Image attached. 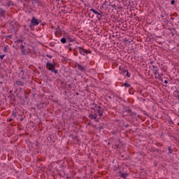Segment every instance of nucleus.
Wrapping results in <instances>:
<instances>
[{"instance_id":"39","label":"nucleus","mask_w":179,"mask_h":179,"mask_svg":"<svg viewBox=\"0 0 179 179\" xmlns=\"http://www.w3.org/2000/svg\"><path fill=\"white\" fill-rule=\"evenodd\" d=\"M24 118L23 117H21L20 118V121H23Z\"/></svg>"},{"instance_id":"41","label":"nucleus","mask_w":179,"mask_h":179,"mask_svg":"<svg viewBox=\"0 0 179 179\" xmlns=\"http://www.w3.org/2000/svg\"><path fill=\"white\" fill-rule=\"evenodd\" d=\"M24 99H27V95H24Z\"/></svg>"},{"instance_id":"33","label":"nucleus","mask_w":179,"mask_h":179,"mask_svg":"<svg viewBox=\"0 0 179 179\" xmlns=\"http://www.w3.org/2000/svg\"><path fill=\"white\" fill-rule=\"evenodd\" d=\"M13 117H16V113L13 112Z\"/></svg>"},{"instance_id":"31","label":"nucleus","mask_w":179,"mask_h":179,"mask_svg":"<svg viewBox=\"0 0 179 179\" xmlns=\"http://www.w3.org/2000/svg\"><path fill=\"white\" fill-rule=\"evenodd\" d=\"M104 127H103V126H100L99 127V131H101V129H103Z\"/></svg>"},{"instance_id":"9","label":"nucleus","mask_w":179,"mask_h":179,"mask_svg":"<svg viewBox=\"0 0 179 179\" xmlns=\"http://www.w3.org/2000/svg\"><path fill=\"white\" fill-rule=\"evenodd\" d=\"M24 70H21L20 72V76H21V79H23V80H24V79H26V77L24 76Z\"/></svg>"},{"instance_id":"28","label":"nucleus","mask_w":179,"mask_h":179,"mask_svg":"<svg viewBox=\"0 0 179 179\" xmlns=\"http://www.w3.org/2000/svg\"><path fill=\"white\" fill-rule=\"evenodd\" d=\"M174 3H176V1L175 0H172L171 1V5H174Z\"/></svg>"},{"instance_id":"43","label":"nucleus","mask_w":179,"mask_h":179,"mask_svg":"<svg viewBox=\"0 0 179 179\" xmlns=\"http://www.w3.org/2000/svg\"><path fill=\"white\" fill-rule=\"evenodd\" d=\"M171 19L172 20H174V17H171Z\"/></svg>"},{"instance_id":"2","label":"nucleus","mask_w":179,"mask_h":179,"mask_svg":"<svg viewBox=\"0 0 179 179\" xmlns=\"http://www.w3.org/2000/svg\"><path fill=\"white\" fill-rule=\"evenodd\" d=\"M122 113L124 115H130V117H136V113L132 111V110H131L129 107L127 106H123Z\"/></svg>"},{"instance_id":"13","label":"nucleus","mask_w":179,"mask_h":179,"mask_svg":"<svg viewBox=\"0 0 179 179\" xmlns=\"http://www.w3.org/2000/svg\"><path fill=\"white\" fill-rule=\"evenodd\" d=\"M15 85H17V86H24V83L17 80L16 81Z\"/></svg>"},{"instance_id":"46","label":"nucleus","mask_w":179,"mask_h":179,"mask_svg":"<svg viewBox=\"0 0 179 179\" xmlns=\"http://www.w3.org/2000/svg\"><path fill=\"white\" fill-rule=\"evenodd\" d=\"M161 17H164V15H161Z\"/></svg>"},{"instance_id":"20","label":"nucleus","mask_w":179,"mask_h":179,"mask_svg":"<svg viewBox=\"0 0 179 179\" xmlns=\"http://www.w3.org/2000/svg\"><path fill=\"white\" fill-rule=\"evenodd\" d=\"M168 150L169 155H173V150H171V147H169Z\"/></svg>"},{"instance_id":"27","label":"nucleus","mask_w":179,"mask_h":179,"mask_svg":"<svg viewBox=\"0 0 179 179\" xmlns=\"http://www.w3.org/2000/svg\"><path fill=\"white\" fill-rule=\"evenodd\" d=\"M3 58H5V55H1L0 59H3Z\"/></svg>"},{"instance_id":"6","label":"nucleus","mask_w":179,"mask_h":179,"mask_svg":"<svg viewBox=\"0 0 179 179\" xmlns=\"http://www.w3.org/2000/svg\"><path fill=\"white\" fill-rule=\"evenodd\" d=\"M77 66H78V69L80 72H85V69H86V66H82V64H77Z\"/></svg>"},{"instance_id":"49","label":"nucleus","mask_w":179,"mask_h":179,"mask_svg":"<svg viewBox=\"0 0 179 179\" xmlns=\"http://www.w3.org/2000/svg\"><path fill=\"white\" fill-rule=\"evenodd\" d=\"M10 93H12V90H10Z\"/></svg>"},{"instance_id":"15","label":"nucleus","mask_w":179,"mask_h":179,"mask_svg":"<svg viewBox=\"0 0 179 179\" xmlns=\"http://www.w3.org/2000/svg\"><path fill=\"white\" fill-rule=\"evenodd\" d=\"M122 72H123V73H126V76L127 78H131V75H129V73L128 72V70H124Z\"/></svg>"},{"instance_id":"44","label":"nucleus","mask_w":179,"mask_h":179,"mask_svg":"<svg viewBox=\"0 0 179 179\" xmlns=\"http://www.w3.org/2000/svg\"><path fill=\"white\" fill-rule=\"evenodd\" d=\"M123 75H126L127 76V73H123Z\"/></svg>"},{"instance_id":"30","label":"nucleus","mask_w":179,"mask_h":179,"mask_svg":"<svg viewBox=\"0 0 179 179\" xmlns=\"http://www.w3.org/2000/svg\"><path fill=\"white\" fill-rule=\"evenodd\" d=\"M46 57H48V58H52V55H46Z\"/></svg>"},{"instance_id":"1","label":"nucleus","mask_w":179,"mask_h":179,"mask_svg":"<svg viewBox=\"0 0 179 179\" xmlns=\"http://www.w3.org/2000/svg\"><path fill=\"white\" fill-rule=\"evenodd\" d=\"M57 66V63L52 62L50 63V62H46V68L48 69V71H50L51 72H54L55 75L58 73V70L55 69V67Z\"/></svg>"},{"instance_id":"21","label":"nucleus","mask_w":179,"mask_h":179,"mask_svg":"<svg viewBox=\"0 0 179 179\" xmlns=\"http://www.w3.org/2000/svg\"><path fill=\"white\" fill-rule=\"evenodd\" d=\"M68 43H72V41H74L73 38L68 37L67 39Z\"/></svg>"},{"instance_id":"12","label":"nucleus","mask_w":179,"mask_h":179,"mask_svg":"<svg viewBox=\"0 0 179 179\" xmlns=\"http://www.w3.org/2000/svg\"><path fill=\"white\" fill-rule=\"evenodd\" d=\"M91 12H93L95 15H98V16H100L101 17V14H100L98 11H96L95 9L92 8Z\"/></svg>"},{"instance_id":"35","label":"nucleus","mask_w":179,"mask_h":179,"mask_svg":"<svg viewBox=\"0 0 179 179\" xmlns=\"http://www.w3.org/2000/svg\"><path fill=\"white\" fill-rule=\"evenodd\" d=\"M107 3V1L103 2V5H106Z\"/></svg>"},{"instance_id":"40","label":"nucleus","mask_w":179,"mask_h":179,"mask_svg":"<svg viewBox=\"0 0 179 179\" xmlns=\"http://www.w3.org/2000/svg\"><path fill=\"white\" fill-rule=\"evenodd\" d=\"M69 50L71 51V50H72V48L70 47V48H69Z\"/></svg>"},{"instance_id":"34","label":"nucleus","mask_w":179,"mask_h":179,"mask_svg":"<svg viewBox=\"0 0 179 179\" xmlns=\"http://www.w3.org/2000/svg\"><path fill=\"white\" fill-rule=\"evenodd\" d=\"M153 69H157V67H156L155 66H152Z\"/></svg>"},{"instance_id":"14","label":"nucleus","mask_w":179,"mask_h":179,"mask_svg":"<svg viewBox=\"0 0 179 179\" xmlns=\"http://www.w3.org/2000/svg\"><path fill=\"white\" fill-rule=\"evenodd\" d=\"M96 113L99 114V117L103 116V109H96Z\"/></svg>"},{"instance_id":"42","label":"nucleus","mask_w":179,"mask_h":179,"mask_svg":"<svg viewBox=\"0 0 179 179\" xmlns=\"http://www.w3.org/2000/svg\"><path fill=\"white\" fill-rule=\"evenodd\" d=\"M98 17V20H101V18H100V17Z\"/></svg>"},{"instance_id":"53","label":"nucleus","mask_w":179,"mask_h":179,"mask_svg":"<svg viewBox=\"0 0 179 179\" xmlns=\"http://www.w3.org/2000/svg\"><path fill=\"white\" fill-rule=\"evenodd\" d=\"M36 146H38V144H36Z\"/></svg>"},{"instance_id":"23","label":"nucleus","mask_w":179,"mask_h":179,"mask_svg":"<svg viewBox=\"0 0 179 179\" xmlns=\"http://www.w3.org/2000/svg\"><path fill=\"white\" fill-rule=\"evenodd\" d=\"M158 72H159V69H155L154 70L153 73L154 75H157V73H159Z\"/></svg>"},{"instance_id":"37","label":"nucleus","mask_w":179,"mask_h":179,"mask_svg":"<svg viewBox=\"0 0 179 179\" xmlns=\"http://www.w3.org/2000/svg\"><path fill=\"white\" fill-rule=\"evenodd\" d=\"M112 8H115V4H113V5L112 6Z\"/></svg>"},{"instance_id":"32","label":"nucleus","mask_w":179,"mask_h":179,"mask_svg":"<svg viewBox=\"0 0 179 179\" xmlns=\"http://www.w3.org/2000/svg\"><path fill=\"white\" fill-rule=\"evenodd\" d=\"M164 83L165 85H167V83H169V81H167V80H165Z\"/></svg>"},{"instance_id":"10","label":"nucleus","mask_w":179,"mask_h":179,"mask_svg":"<svg viewBox=\"0 0 179 179\" xmlns=\"http://www.w3.org/2000/svg\"><path fill=\"white\" fill-rule=\"evenodd\" d=\"M119 174L122 178H126L128 177V173H124L122 171H120Z\"/></svg>"},{"instance_id":"26","label":"nucleus","mask_w":179,"mask_h":179,"mask_svg":"<svg viewBox=\"0 0 179 179\" xmlns=\"http://www.w3.org/2000/svg\"><path fill=\"white\" fill-rule=\"evenodd\" d=\"M16 43H17V44H19V43H23V40L18 39Z\"/></svg>"},{"instance_id":"11","label":"nucleus","mask_w":179,"mask_h":179,"mask_svg":"<svg viewBox=\"0 0 179 179\" xmlns=\"http://www.w3.org/2000/svg\"><path fill=\"white\" fill-rule=\"evenodd\" d=\"M27 48H28L27 49V51H28V54H29V52H30L31 51H33V50H34L33 45H27Z\"/></svg>"},{"instance_id":"4","label":"nucleus","mask_w":179,"mask_h":179,"mask_svg":"<svg viewBox=\"0 0 179 179\" xmlns=\"http://www.w3.org/2000/svg\"><path fill=\"white\" fill-rule=\"evenodd\" d=\"M79 49V52L80 54H81V55H87V54H92L91 51H89L87 50H85L82 47H78Z\"/></svg>"},{"instance_id":"36","label":"nucleus","mask_w":179,"mask_h":179,"mask_svg":"<svg viewBox=\"0 0 179 179\" xmlns=\"http://www.w3.org/2000/svg\"><path fill=\"white\" fill-rule=\"evenodd\" d=\"M71 45H72V43H69V47H71Z\"/></svg>"},{"instance_id":"17","label":"nucleus","mask_w":179,"mask_h":179,"mask_svg":"<svg viewBox=\"0 0 179 179\" xmlns=\"http://www.w3.org/2000/svg\"><path fill=\"white\" fill-rule=\"evenodd\" d=\"M176 95L175 97L176 99H178L179 100V91H175Z\"/></svg>"},{"instance_id":"45","label":"nucleus","mask_w":179,"mask_h":179,"mask_svg":"<svg viewBox=\"0 0 179 179\" xmlns=\"http://www.w3.org/2000/svg\"><path fill=\"white\" fill-rule=\"evenodd\" d=\"M10 121H12V119H10V120H9V122H10Z\"/></svg>"},{"instance_id":"47","label":"nucleus","mask_w":179,"mask_h":179,"mask_svg":"<svg viewBox=\"0 0 179 179\" xmlns=\"http://www.w3.org/2000/svg\"><path fill=\"white\" fill-rule=\"evenodd\" d=\"M165 21L169 22V20H165Z\"/></svg>"},{"instance_id":"24","label":"nucleus","mask_w":179,"mask_h":179,"mask_svg":"<svg viewBox=\"0 0 179 179\" xmlns=\"http://www.w3.org/2000/svg\"><path fill=\"white\" fill-rule=\"evenodd\" d=\"M123 127H124L125 128H128L129 127V124L123 123Z\"/></svg>"},{"instance_id":"18","label":"nucleus","mask_w":179,"mask_h":179,"mask_svg":"<svg viewBox=\"0 0 179 179\" xmlns=\"http://www.w3.org/2000/svg\"><path fill=\"white\" fill-rule=\"evenodd\" d=\"M123 86H124V87L129 88V87H131V84H128L127 83H124Z\"/></svg>"},{"instance_id":"7","label":"nucleus","mask_w":179,"mask_h":179,"mask_svg":"<svg viewBox=\"0 0 179 179\" xmlns=\"http://www.w3.org/2000/svg\"><path fill=\"white\" fill-rule=\"evenodd\" d=\"M90 118H91L92 120H95V121H96V122H99V119H97V115L96 113H94V115L93 114H90L89 115Z\"/></svg>"},{"instance_id":"52","label":"nucleus","mask_w":179,"mask_h":179,"mask_svg":"<svg viewBox=\"0 0 179 179\" xmlns=\"http://www.w3.org/2000/svg\"><path fill=\"white\" fill-rule=\"evenodd\" d=\"M109 97V99H111V96H108Z\"/></svg>"},{"instance_id":"38","label":"nucleus","mask_w":179,"mask_h":179,"mask_svg":"<svg viewBox=\"0 0 179 179\" xmlns=\"http://www.w3.org/2000/svg\"><path fill=\"white\" fill-rule=\"evenodd\" d=\"M144 114H145V115H148V113H144Z\"/></svg>"},{"instance_id":"19","label":"nucleus","mask_w":179,"mask_h":179,"mask_svg":"<svg viewBox=\"0 0 179 179\" xmlns=\"http://www.w3.org/2000/svg\"><path fill=\"white\" fill-rule=\"evenodd\" d=\"M94 106L95 108H98V110H101L102 109L101 106H97V104L94 103Z\"/></svg>"},{"instance_id":"55","label":"nucleus","mask_w":179,"mask_h":179,"mask_svg":"<svg viewBox=\"0 0 179 179\" xmlns=\"http://www.w3.org/2000/svg\"><path fill=\"white\" fill-rule=\"evenodd\" d=\"M171 122L173 123V121H171Z\"/></svg>"},{"instance_id":"48","label":"nucleus","mask_w":179,"mask_h":179,"mask_svg":"<svg viewBox=\"0 0 179 179\" xmlns=\"http://www.w3.org/2000/svg\"><path fill=\"white\" fill-rule=\"evenodd\" d=\"M165 21L169 22V20H165Z\"/></svg>"},{"instance_id":"5","label":"nucleus","mask_w":179,"mask_h":179,"mask_svg":"<svg viewBox=\"0 0 179 179\" xmlns=\"http://www.w3.org/2000/svg\"><path fill=\"white\" fill-rule=\"evenodd\" d=\"M20 48H21V52L23 55H27V54H29V51H27V50L26 49V46L24 45L23 44H22L20 45Z\"/></svg>"},{"instance_id":"29","label":"nucleus","mask_w":179,"mask_h":179,"mask_svg":"<svg viewBox=\"0 0 179 179\" xmlns=\"http://www.w3.org/2000/svg\"><path fill=\"white\" fill-rule=\"evenodd\" d=\"M6 38H12V35L6 36Z\"/></svg>"},{"instance_id":"50","label":"nucleus","mask_w":179,"mask_h":179,"mask_svg":"<svg viewBox=\"0 0 179 179\" xmlns=\"http://www.w3.org/2000/svg\"><path fill=\"white\" fill-rule=\"evenodd\" d=\"M115 146H116V148H118V145H116Z\"/></svg>"},{"instance_id":"51","label":"nucleus","mask_w":179,"mask_h":179,"mask_svg":"<svg viewBox=\"0 0 179 179\" xmlns=\"http://www.w3.org/2000/svg\"><path fill=\"white\" fill-rule=\"evenodd\" d=\"M74 55H78V54H76V53H74Z\"/></svg>"},{"instance_id":"16","label":"nucleus","mask_w":179,"mask_h":179,"mask_svg":"<svg viewBox=\"0 0 179 179\" xmlns=\"http://www.w3.org/2000/svg\"><path fill=\"white\" fill-rule=\"evenodd\" d=\"M60 41L61 43H62V44H65V43H66V38L65 37L62 38Z\"/></svg>"},{"instance_id":"3","label":"nucleus","mask_w":179,"mask_h":179,"mask_svg":"<svg viewBox=\"0 0 179 179\" xmlns=\"http://www.w3.org/2000/svg\"><path fill=\"white\" fill-rule=\"evenodd\" d=\"M41 23V20L36 18L35 17H32L31 20V24L29 25L30 29H33V26H38Z\"/></svg>"},{"instance_id":"54","label":"nucleus","mask_w":179,"mask_h":179,"mask_svg":"<svg viewBox=\"0 0 179 179\" xmlns=\"http://www.w3.org/2000/svg\"><path fill=\"white\" fill-rule=\"evenodd\" d=\"M89 16H90V13H89Z\"/></svg>"},{"instance_id":"8","label":"nucleus","mask_w":179,"mask_h":179,"mask_svg":"<svg viewBox=\"0 0 179 179\" xmlns=\"http://www.w3.org/2000/svg\"><path fill=\"white\" fill-rule=\"evenodd\" d=\"M0 17H3L5 19L6 15H5V10L3 8H0Z\"/></svg>"},{"instance_id":"22","label":"nucleus","mask_w":179,"mask_h":179,"mask_svg":"<svg viewBox=\"0 0 179 179\" xmlns=\"http://www.w3.org/2000/svg\"><path fill=\"white\" fill-rule=\"evenodd\" d=\"M155 78H156V79H160V78H162V77L160 76V74H159V73H157V75H155Z\"/></svg>"},{"instance_id":"25","label":"nucleus","mask_w":179,"mask_h":179,"mask_svg":"<svg viewBox=\"0 0 179 179\" xmlns=\"http://www.w3.org/2000/svg\"><path fill=\"white\" fill-rule=\"evenodd\" d=\"M4 52H8V46H4Z\"/></svg>"}]
</instances>
